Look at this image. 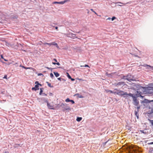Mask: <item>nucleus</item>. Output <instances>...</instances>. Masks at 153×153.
I'll use <instances>...</instances> for the list:
<instances>
[{
	"label": "nucleus",
	"instance_id": "a211bd4d",
	"mask_svg": "<svg viewBox=\"0 0 153 153\" xmlns=\"http://www.w3.org/2000/svg\"><path fill=\"white\" fill-rule=\"evenodd\" d=\"M47 83L48 84V85L49 87H50L51 88H53V86H51V84L50 83H49L48 82H47Z\"/></svg>",
	"mask_w": 153,
	"mask_h": 153
},
{
	"label": "nucleus",
	"instance_id": "f3484780",
	"mask_svg": "<svg viewBox=\"0 0 153 153\" xmlns=\"http://www.w3.org/2000/svg\"><path fill=\"white\" fill-rule=\"evenodd\" d=\"M19 146H20V144H15V145L14 146V147H18Z\"/></svg>",
	"mask_w": 153,
	"mask_h": 153
},
{
	"label": "nucleus",
	"instance_id": "6e6d98bb",
	"mask_svg": "<svg viewBox=\"0 0 153 153\" xmlns=\"http://www.w3.org/2000/svg\"><path fill=\"white\" fill-rule=\"evenodd\" d=\"M147 141H148V140H146L145 141L146 143H147Z\"/></svg>",
	"mask_w": 153,
	"mask_h": 153
},
{
	"label": "nucleus",
	"instance_id": "5fc2aeb1",
	"mask_svg": "<svg viewBox=\"0 0 153 153\" xmlns=\"http://www.w3.org/2000/svg\"><path fill=\"white\" fill-rule=\"evenodd\" d=\"M38 83V82H37V81H36V82L35 83H36H36Z\"/></svg>",
	"mask_w": 153,
	"mask_h": 153
},
{
	"label": "nucleus",
	"instance_id": "603ef678",
	"mask_svg": "<svg viewBox=\"0 0 153 153\" xmlns=\"http://www.w3.org/2000/svg\"><path fill=\"white\" fill-rule=\"evenodd\" d=\"M94 13H95V14L97 15V13L95 11L94 12Z\"/></svg>",
	"mask_w": 153,
	"mask_h": 153
},
{
	"label": "nucleus",
	"instance_id": "de8ad7c7",
	"mask_svg": "<svg viewBox=\"0 0 153 153\" xmlns=\"http://www.w3.org/2000/svg\"><path fill=\"white\" fill-rule=\"evenodd\" d=\"M91 10L92 11V12H93V11H94V10H93V9H91V10Z\"/></svg>",
	"mask_w": 153,
	"mask_h": 153
},
{
	"label": "nucleus",
	"instance_id": "1a4fd4ad",
	"mask_svg": "<svg viewBox=\"0 0 153 153\" xmlns=\"http://www.w3.org/2000/svg\"><path fill=\"white\" fill-rule=\"evenodd\" d=\"M143 66L146 67V69H149V71H151V66L147 64H144L143 65Z\"/></svg>",
	"mask_w": 153,
	"mask_h": 153
},
{
	"label": "nucleus",
	"instance_id": "79ce46f5",
	"mask_svg": "<svg viewBox=\"0 0 153 153\" xmlns=\"http://www.w3.org/2000/svg\"><path fill=\"white\" fill-rule=\"evenodd\" d=\"M53 60L55 61V62H57V61L56 59H53Z\"/></svg>",
	"mask_w": 153,
	"mask_h": 153
},
{
	"label": "nucleus",
	"instance_id": "49530a36",
	"mask_svg": "<svg viewBox=\"0 0 153 153\" xmlns=\"http://www.w3.org/2000/svg\"><path fill=\"white\" fill-rule=\"evenodd\" d=\"M58 27H55V29H56V30H58Z\"/></svg>",
	"mask_w": 153,
	"mask_h": 153
},
{
	"label": "nucleus",
	"instance_id": "aec40b11",
	"mask_svg": "<svg viewBox=\"0 0 153 153\" xmlns=\"http://www.w3.org/2000/svg\"><path fill=\"white\" fill-rule=\"evenodd\" d=\"M140 108V106H138L136 110H135V111L139 112V109Z\"/></svg>",
	"mask_w": 153,
	"mask_h": 153
},
{
	"label": "nucleus",
	"instance_id": "4be33fe9",
	"mask_svg": "<svg viewBox=\"0 0 153 153\" xmlns=\"http://www.w3.org/2000/svg\"><path fill=\"white\" fill-rule=\"evenodd\" d=\"M71 100H70L68 98L65 100V101L66 102H70Z\"/></svg>",
	"mask_w": 153,
	"mask_h": 153
},
{
	"label": "nucleus",
	"instance_id": "4d7b16f0",
	"mask_svg": "<svg viewBox=\"0 0 153 153\" xmlns=\"http://www.w3.org/2000/svg\"><path fill=\"white\" fill-rule=\"evenodd\" d=\"M71 34L72 35H75L73 33H71Z\"/></svg>",
	"mask_w": 153,
	"mask_h": 153
},
{
	"label": "nucleus",
	"instance_id": "3c124183",
	"mask_svg": "<svg viewBox=\"0 0 153 153\" xmlns=\"http://www.w3.org/2000/svg\"><path fill=\"white\" fill-rule=\"evenodd\" d=\"M4 59V60L5 61H7V60H6V59Z\"/></svg>",
	"mask_w": 153,
	"mask_h": 153
},
{
	"label": "nucleus",
	"instance_id": "8fccbe9b",
	"mask_svg": "<svg viewBox=\"0 0 153 153\" xmlns=\"http://www.w3.org/2000/svg\"><path fill=\"white\" fill-rule=\"evenodd\" d=\"M118 6H122V5H121V4H118Z\"/></svg>",
	"mask_w": 153,
	"mask_h": 153
},
{
	"label": "nucleus",
	"instance_id": "c756f323",
	"mask_svg": "<svg viewBox=\"0 0 153 153\" xmlns=\"http://www.w3.org/2000/svg\"><path fill=\"white\" fill-rule=\"evenodd\" d=\"M50 76L51 78H53L54 76L53 74L52 73L50 74Z\"/></svg>",
	"mask_w": 153,
	"mask_h": 153
},
{
	"label": "nucleus",
	"instance_id": "473e14b6",
	"mask_svg": "<svg viewBox=\"0 0 153 153\" xmlns=\"http://www.w3.org/2000/svg\"><path fill=\"white\" fill-rule=\"evenodd\" d=\"M66 104H63L62 103L61 105V106H65V105H66Z\"/></svg>",
	"mask_w": 153,
	"mask_h": 153
},
{
	"label": "nucleus",
	"instance_id": "f8f14e48",
	"mask_svg": "<svg viewBox=\"0 0 153 153\" xmlns=\"http://www.w3.org/2000/svg\"><path fill=\"white\" fill-rule=\"evenodd\" d=\"M51 45H55L57 48H58V46L57 43H55V42H52L51 43Z\"/></svg>",
	"mask_w": 153,
	"mask_h": 153
},
{
	"label": "nucleus",
	"instance_id": "a18cd8bd",
	"mask_svg": "<svg viewBox=\"0 0 153 153\" xmlns=\"http://www.w3.org/2000/svg\"><path fill=\"white\" fill-rule=\"evenodd\" d=\"M56 63H55V62H52V64H54V65H56Z\"/></svg>",
	"mask_w": 153,
	"mask_h": 153
},
{
	"label": "nucleus",
	"instance_id": "423d86ee",
	"mask_svg": "<svg viewBox=\"0 0 153 153\" xmlns=\"http://www.w3.org/2000/svg\"><path fill=\"white\" fill-rule=\"evenodd\" d=\"M45 100L46 102L47 103V106L48 108L52 109H54L53 105H51L48 102L47 100L45 99Z\"/></svg>",
	"mask_w": 153,
	"mask_h": 153
},
{
	"label": "nucleus",
	"instance_id": "bf43d9fd",
	"mask_svg": "<svg viewBox=\"0 0 153 153\" xmlns=\"http://www.w3.org/2000/svg\"><path fill=\"white\" fill-rule=\"evenodd\" d=\"M93 12L94 13V12H95V11L94 10V11H93Z\"/></svg>",
	"mask_w": 153,
	"mask_h": 153
},
{
	"label": "nucleus",
	"instance_id": "6e6552de",
	"mask_svg": "<svg viewBox=\"0 0 153 153\" xmlns=\"http://www.w3.org/2000/svg\"><path fill=\"white\" fill-rule=\"evenodd\" d=\"M117 90V89H115L113 91H112L111 90H109L108 89H106V90H105V91L106 93L110 92V93L114 94L115 91H116Z\"/></svg>",
	"mask_w": 153,
	"mask_h": 153
},
{
	"label": "nucleus",
	"instance_id": "72a5a7b5",
	"mask_svg": "<svg viewBox=\"0 0 153 153\" xmlns=\"http://www.w3.org/2000/svg\"><path fill=\"white\" fill-rule=\"evenodd\" d=\"M32 90H34L35 91H36V90H37V88H36L35 87L33 88H32Z\"/></svg>",
	"mask_w": 153,
	"mask_h": 153
},
{
	"label": "nucleus",
	"instance_id": "4468645a",
	"mask_svg": "<svg viewBox=\"0 0 153 153\" xmlns=\"http://www.w3.org/2000/svg\"><path fill=\"white\" fill-rule=\"evenodd\" d=\"M54 74L56 77H58L59 75V74L57 72H54Z\"/></svg>",
	"mask_w": 153,
	"mask_h": 153
},
{
	"label": "nucleus",
	"instance_id": "c03bdc74",
	"mask_svg": "<svg viewBox=\"0 0 153 153\" xmlns=\"http://www.w3.org/2000/svg\"><path fill=\"white\" fill-rule=\"evenodd\" d=\"M57 79L59 80H61V78H58Z\"/></svg>",
	"mask_w": 153,
	"mask_h": 153
},
{
	"label": "nucleus",
	"instance_id": "7ed1b4c3",
	"mask_svg": "<svg viewBox=\"0 0 153 153\" xmlns=\"http://www.w3.org/2000/svg\"><path fill=\"white\" fill-rule=\"evenodd\" d=\"M123 78L124 79L128 80L129 81H130L131 80H134L133 77L131 75L128 74L126 76H124Z\"/></svg>",
	"mask_w": 153,
	"mask_h": 153
},
{
	"label": "nucleus",
	"instance_id": "393cba45",
	"mask_svg": "<svg viewBox=\"0 0 153 153\" xmlns=\"http://www.w3.org/2000/svg\"><path fill=\"white\" fill-rule=\"evenodd\" d=\"M20 67H22L23 68H25V69H30V68H26L24 66H22L21 65H20Z\"/></svg>",
	"mask_w": 153,
	"mask_h": 153
},
{
	"label": "nucleus",
	"instance_id": "a19ab883",
	"mask_svg": "<svg viewBox=\"0 0 153 153\" xmlns=\"http://www.w3.org/2000/svg\"><path fill=\"white\" fill-rule=\"evenodd\" d=\"M56 64L58 65H60V64L59 63V62H57V63H56Z\"/></svg>",
	"mask_w": 153,
	"mask_h": 153
},
{
	"label": "nucleus",
	"instance_id": "cd10ccee",
	"mask_svg": "<svg viewBox=\"0 0 153 153\" xmlns=\"http://www.w3.org/2000/svg\"><path fill=\"white\" fill-rule=\"evenodd\" d=\"M78 95H79L78 96V97H79V98H83L84 97L82 95H79V94H78Z\"/></svg>",
	"mask_w": 153,
	"mask_h": 153
},
{
	"label": "nucleus",
	"instance_id": "37998d69",
	"mask_svg": "<svg viewBox=\"0 0 153 153\" xmlns=\"http://www.w3.org/2000/svg\"><path fill=\"white\" fill-rule=\"evenodd\" d=\"M151 70H153V66H151Z\"/></svg>",
	"mask_w": 153,
	"mask_h": 153
},
{
	"label": "nucleus",
	"instance_id": "bb28decb",
	"mask_svg": "<svg viewBox=\"0 0 153 153\" xmlns=\"http://www.w3.org/2000/svg\"><path fill=\"white\" fill-rule=\"evenodd\" d=\"M42 89L41 88L40 89V93H39V94L40 95H41L42 94Z\"/></svg>",
	"mask_w": 153,
	"mask_h": 153
},
{
	"label": "nucleus",
	"instance_id": "39448f33",
	"mask_svg": "<svg viewBox=\"0 0 153 153\" xmlns=\"http://www.w3.org/2000/svg\"><path fill=\"white\" fill-rule=\"evenodd\" d=\"M69 0H65L63 1H61L60 2H57V1H54L53 2V4H63L69 1Z\"/></svg>",
	"mask_w": 153,
	"mask_h": 153
},
{
	"label": "nucleus",
	"instance_id": "58836bf2",
	"mask_svg": "<svg viewBox=\"0 0 153 153\" xmlns=\"http://www.w3.org/2000/svg\"><path fill=\"white\" fill-rule=\"evenodd\" d=\"M151 113H153V108L151 109V111L150 112Z\"/></svg>",
	"mask_w": 153,
	"mask_h": 153
},
{
	"label": "nucleus",
	"instance_id": "0eeeda50",
	"mask_svg": "<svg viewBox=\"0 0 153 153\" xmlns=\"http://www.w3.org/2000/svg\"><path fill=\"white\" fill-rule=\"evenodd\" d=\"M126 85V84L124 82H121L117 83L116 85L117 87H119V86L124 85Z\"/></svg>",
	"mask_w": 153,
	"mask_h": 153
},
{
	"label": "nucleus",
	"instance_id": "c85d7f7f",
	"mask_svg": "<svg viewBox=\"0 0 153 153\" xmlns=\"http://www.w3.org/2000/svg\"><path fill=\"white\" fill-rule=\"evenodd\" d=\"M45 44H47V45H49L50 46L51 45V43H45Z\"/></svg>",
	"mask_w": 153,
	"mask_h": 153
},
{
	"label": "nucleus",
	"instance_id": "09e8293b",
	"mask_svg": "<svg viewBox=\"0 0 153 153\" xmlns=\"http://www.w3.org/2000/svg\"><path fill=\"white\" fill-rule=\"evenodd\" d=\"M111 19V18H108L107 19H108V20H110Z\"/></svg>",
	"mask_w": 153,
	"mask_h": 153
},
{
	"label": "nucleus",
	"instance_id": "412c9836",
	"mask_svg": "<svg viewBox=\"0 0 153 153\" xmlns=\"http://www.w3.org/2000/svg\"><path fill=\"white\" fill-rule=\"evenodd\" d=\"M39 85H40L39 84H37V85H35V87L37 88V90H38L39 89Z\"/></svg>",
	"mask_w": 153,
	"mask_h": 153
},
{
	"label": "nucleus",
	"instance_id": "f03ea898",
	"mask_svg": "<svg viewBox=\"0 0 153 153\" xmlns=\"http://www.w3.org/2000/svg\"><path fill=\"white\" fill-rule=\"evenodd\" d=\"M114 94H117L120 96H123L124 97L126 94V92H124L117 89V90L115 91Z\"/></svg>",
	"mask_w": 153,
	"mask_h": 153
},
{
	"label": "nucleus",
	"instance_id": "f257e3e1",
	"mask_svg": "<svg viewBox=\"0 0 153 153\" xmlns=\"http://www.w3.org/2000/svg\"><path fill=\"white\" fill-rule=\"evenodd\" d=\"M133 149L135 153H141L143 152L142 149L137 146H134Z\"/></svg>",
	"mask_w": 153,
	"mask_h": 153
},
{
	"label": "nucleus",
	"instance_id": "5701e85b",
	"mask_svg": "<svg viewBox=\"0 0 153 153\" xmlns=\"http://www.w3.org/2000/svg\"><path fill=\"white\" fill-rule=\"evenodd\" d=\"M81 67H88L89 68H90L89 66L87 65H81Z\"/></svg>",
	"mask_w": 153,
	"mask_h": 153
},
{
	"label": "nucleus",
	"instance_id": "2f4dec72",
	"mask_svg": "<svg viewBox=\"0 0 153 153\" xmlns=\"http://www.w3.org/2000/svg\"><path fill=\"white\" fill-rule=\"evenodd\" d=\"M116 19V17L114 16L112 17L111 18V20L113 21L114 19Z\"/></svg>",
	"mask_w": 153,
	"mask_h": 153
},
{
	"label": "nucleus",
	"instance_id": "f704fd0d",
	"mask_svg": "<svg viewBox=\"0 0 153 153\" xmlns=\"http://www.w3.org/2000/svg\"><path fill=\"white\" fill-rule=\"evenodd\" d=\"M147 144H149V145L152 144H153V142H150V143H147Z\"/></svg>",
	"mask_w": 153,
	"mask_h": 153
},
{
	"label": "nucleus",
	"instance_id": "a878e982",
	"mask_svg": "<svg viewBox=\"0 0 153 153\" xmlns=\"http://www.w3.org/2000/svg\"><path fill=\"white\" fill-rule=\"evenodd\" d=\"M149 121L150 122L152 126L153 125V120H149Z\"/></svg>",
	"mask_w": 153,
	"mask_h": 153
},
{
	"label": "nucleus",
	"instance_id": "dca6fc26",
	"mask_svg": "<svg viewBox=\"0 0 153 153\" xmlns=\"http://www.w3.org/2000/svg\"><path fill=\"white\" fill-rule=\"evenodd\" d=\"M65 110H71V108H70L69 107H67L66 108H65Z\"/></svg>",
	"mask_w": 153,
	"mask_h": 153
},
{
	"label": "nucleus",
	"instance_id": "4c0bfd02",
	"mask_svg": "<svg viewBox=\"0 0 153 153\" xmlns=\"http://www.w3.org/2000/svg\"><path fill=\"white\" fill-rule=\"evenodd\" d=\"M70 79H71V80L72 81H74L75 80L74 79L72 78H70Z\"/></svg>",
	"mask_w": 153,
	"mask_h": 153
},
{
	"label": "nucleus",
	"instance_id": "7c9ffc66",
	"mask_svg": "<svg viewBox=\"0 0 153 153\" xmlns=\"http://www.w3.org/2000/svg\"><path fill=\"white\" fill-rule=\"evenodd\" d=\"M70 102H71L72 104H74L75 103L74 101L73 100H71Z\"/></svg>",
	"mask_w": 153,
	"mask_h": 153
},
{
	"label": "nucleus",
	"instance_id": "9d476101",
	"mask_svg": "<svg viewBox=\"0 0 153 153\" xmlns=\"http://www.w3.org/2000/svg\"><path fill=\"white\" fill-rule=\"evenodd\" d=\"M128 96L131 97H132L133 98V97H134V96H133V94H131V93L128 94L126 92V96H124V97H128Z\"/></svg>",
	"mask_w": 153,
	"mask_h": 153
},
{
	"label": "nucleus",
	"instance_id": "13d9d810",
	"mask_svg": "<svg viewBox=\"0 0 153 153\" xmlns=\"http://www.w3.org/2000/svg\"><path fill=\"white\" fill-rule=\"evenodd\" d=\"M41 74H39V75H41Z\"/></svg>",
	"mask_w": 153,
	"mask_h": 153
},
{
	"label": "nucleus",
	"instance_id": "ddd939ff",
	"mask_svg": "<svg viewBox=\"0 0 153 153\" xmlns=\"http://www.w3.org/2000/svg\"><path fill=\"white\" fill-rule=\"evenodd\" d=\"M82 118L81 117H77L76 120L78 122H79L82 120Z\"/></svg>",
	"mask_w": 153,
	"mask_h": 153
},
{
	"label": "nucleus",
	"instance_id": "b1692460",
	"mask_svg": "<svg viewBox=\"0 0 153 153\" xmlns=\"http://www.w3.org/2000/svg\"><path fill=\"white\" fill-rule=\"evenodd\" d=\"M66 74H67V76L68 77V78H71V76L69 75V74L68 73H67Z\"/></svg>",
	"mask_w": 153,
	"mask_h": 153
},
{
	"label": "nucleus",
	"instance_id": "e433bc0d",
	"mask_svg": "<svg viewBox=\"0 0 153 153\" xmlns=\"http://www.w3.org/2000/svg\"><path fill=\"white\" fill-rule=\"evenodd\" d=\"M1 58L2 59H4V58L3 57V55H1Z\"/></svg>",
	"mask_w": 153,
	"mask_h": 153
},
{
	"label": "nucleus",
	"instance_id": "20e7f679",
	"mask_svg": "<svg viewBox=\"0 0 153 153\" xmlns=\"http://www.w3.org/2000/svg\"><path fill=\"white\" fill-rule=\"evenodd\" d=\"M133 100L134 104L136 106H138L139 104V101L137 100V98L135 97H133Z\"/></svg>",
	"mask_w": 153,
	"mask_h": 153
},
{
	"label": "nucleus",
	"instance_id": "6ab92c4d",
	"mask_svg": "<svg viewBox=\"0 0 153 153\" xmlns=\"http://www.w3.org/2000/svg\"><path fill=\"white\" fill-rule=\"evenodd\" d=\"M141 131L142 133H143L145 134H147L148 133V132H146V131H144V130H142V131Z\"/></svg>",
	"mask_w": 153,
	"mask_h": 153
},
{
	"label": "nucleus",
	"instance_id": "ea45409f",
	"mask_svg": "<svg viewBox=\"0 0 153 153\" xmlns=\"http://www.w3.org/2000/svg\"><path fill=\"white\" fill-rule=\"evenodd\" d=\"M7 75H5L4 77H3V78H4V79H7Z\"/></svg>",
	"mask_w": 153,
	"mask_h": 153
},
{
	"label": "nucleus",
	"instance_id": "2eb2a0df",
	"mask_svg": "<svg viewBox=\"0 0 153 153\" xmlns=\"http://www.w3.org/2000/svg\"><path fill=\"white\" fill-rule=\"evenodd\" d=\"M135 115L137 118L139 117L138 112L135 111Z\"/></svg>",
	"mask_w": 153,
	"mask_h": 153
},
{
	"label": "nucleus",
	"instance_id": "864d4df0",
	"mask_svg": "<svg viewBox=\"0 0 153 153\" xmlns=\"http://www.w3.org/2000/svg\"><path fill=\"white\" fill-rule=\"evenodd\" d=\"M118 3H119L121 4H123V3H120V2H118Z\"/></svg>",
	"mask_w": 153,
	"mask_h": 153
},
{
	"label": "nucleus",
	"instance_id": "c9c22d12",
	"mask_svg": "<svg viewBox=\"0 0 153 153\" xmlns=\"http://www.w3.org/2000/svg\"><path fill=\"white\" fill-rule=\"evenodd\" d=\"M77 79L80 81H84V80H83L81 78V79L78 78Z\"/></svg>",
	"mask_w": 153,
	"mask_h": 153
},
{
	"label": "nucleus",
	"instance_id": "9b49d317",
	"mask_svg": "<svg viewBox=\"0 0 153 153\" xmlns=\"http://www.w3.org/2000/svg\"><path fill=\"white\" fill-rule=\"evenodd\" d=\"M142 94L141 92L137 91V93L136 94V95L138 97L140 96Z\"/></svg>",
	"mask_w": 153,
	"mask_h": 153
}]
</instances>
